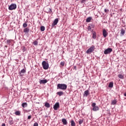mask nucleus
<instances>
[{
	"instance_id": "nucleus-29",
	"label": "nucleus",
	"mask_w": 126,
	"mask_h": 126,
	"mask_svg": "<svg viewBox=\"0 0 126 126\" xmlns=\"http://www.w3.org/2000/svg\"><path fill=\"white\" fill-rule=\"evenodd\" d=\"M40 31L43 32V31H45V27L44 26H41L40 27Z\"/></svg>"
},
{
	"instance_id": "nucleus-9",
	"label": "nucleus",
	"mask_w": 126,
	"mask_h": 126,
	"mask_svg": "<svg viewBox=\"0 0 126 126\" xmlns=\"http://www.w3.org/2000/svg\"><path fill=\"white\" fill-rule=\"evenodd\" d=\"M60 108V103L59 102H57L55 104L53 108L55 111H57L58 109Z\"/></svg>"
},
{
	"instance_id": "nucleus-24",
	"label": "nucleus",
	"mask_w": 126,
	"mask_h": 126,
	"mask_svg": "<svg viewBox=\"0 0 126 126\" xmlns=\"http://www.w3.org/2000/svg\"><path fill=\"white\" fill-rule=\"evenodd\" d=\"M45 106L46 107V108H50V107H51V105H50V103H48V102H46L45 103Z\"/></svg>"
},
{
	"instance_id": "nucleus-35",
	"label": "nucleus",
	"mask_w": 126,
	"mask_h": 126,
	"mask_svg": "<svg viewBox=\"0 0 126 126\" xmlns=\"http://www.w3.org/2000/svg\"><path fill=\"white\" fill-rule=\"evenodd\" d=\"M10 42H11V40H7V43L8 44L10 43Z\"/></svg>"
},
{
	"instance_id": "nucleus-23",
	"label": "nucleus",
	"mask_w": 126,
	"mask_h": 126,
	"mask_svg": "<svg viewBox=\"0 0 126 126\" xmlns=\"http://www.w3.org/2000/svg\"><path fill=\"white\" fill-rule=\"evenodd\" d=\"M15 115H16V116H20V115H21L20 111H17L15 112Z\"/></svg>"
},
{
	"instance_id": "nucleus-40",
	"label": "nucleus",
	"mask_w": 126,
	"mask_h": 126,
	"mask_svg": "<svg viewBox=\"0 0 126 126\" xmlns=\"http://www.w3.org/2000/svg\"><path fill=\"white\" fill-rule=\"evenodd\" d=\"M74 69H75V70H76V66H75L74 67Z\"/></svg>"
},
{
	"instance_id": "nucleus-22",
	"label": "nucleus",
	"mask_w": 126,
	"mask_h": 126,
	"mask_svg": "<svg viewBox=\"0 0 126 126\" xmlns=\"http://www.w3.org/2000/svg\"><path fill=\"white\" fill-rule=\"evenodd\" d=\"M92 34H93V38L96 39V32H93Z\"/></svg>"
},
{
	"instance_id": "nucleus-41",
	"label": "nucleus",
	"mask_w": 126,
	"mask_h": 126,
	"mask_svg": "<svg viewBox=\"0 0 126 126\" xmlns=\"http://www.w3.org/2000/svg\"><path fill=\"white\" fill-rule=\"evenodd\" d=\"M1 126H5V124H2Z\"/></svg>"
},
{
	"instance_id": "nucleus-36",
	"label": "nucleus",
	"mask_w": 126,
	"mask_h": 126,
	"mask_svg": "<svg viewBox=\"0 0 126 126\" xmlns=\"http://www.w3.org/2000/svg\"><path fill=\"white\" fill-rule=\"evenodd\" d=\"M104 12H106V13L109 12V10H107V9H104Z\"/></svg>"
},
{
	"instance_id": "nucleus-27",
	"label": "nucleus",
	"mask_w": 126,
	"mask_h": 126,
	"mask_svg": "<svg viewBox=\"0 0 126 126\" xmlns=\"http://www.w3.org/2000/svg\"><path fill=\"white\" fill-rule=\"evenodd\" d=\"M22 106L23 108H25V107L27 106V103L26 102H24L22 104Z\"/></svg>"
},
{
	"instance_id": "nucleus-4",
	"label": "nucleus",
	"mask_w": 126,
	"mask_h": 126,
	"mask_svg": "<svg viewBox=\"0 0 126 126\" xmlns=\"http://www.w3.org/2000/svg\"><path fill=\"white\" fill-rule=\"evenodd\" d=\"M42 65L43 69H48V68H49V63H47L46 61L42 62Z\"/></svg>"
},
{
	"instance_id": "nucleus-17",
	"label": "nucleus",
	"mask_w": 126,
	"mask_h": 126,
	"mask_svg": "<svg viewBox=\"0 0 126 126\" xmlns=\"http://www.w3.org/2000/svg\"><path fill=\"white\" fill-rule=\"evenodd\" d=\"M118 101H117V99H114L113 100H112L111 101V105H116Z\"/></svg>"
},
{
	"instance_id": "nucleus-10",
	"label": "nucleus",
	"mask_w": 126,
	"mask_h": 126,
	"mask_svg": "<svg viewBox=\"0 0 126 126\" xmlns=\"http://www.w3.org/2000/svg\"><path fill=\"white\" fill-rule=\"evenodd\" d=\"M58 22H59V19L58 18L55 19L53 24H52V26L54 27V26H55V25H57V24H58Z\"/></svg>"
},
{
	"instance_id": "nucleus-38",
	"label": "nucleus",
	"mask_w": 126,
	"mask_h": 126,
	"mask_svg": "<svg viewBox=\"0 0 126 126\" xmlns=\"http://www.w3.org/2000/svg\"><path fill=\"white\" fill-rule=\"evenodd\" d=\"M61 65H62L63 66V65H64V63L63 62H61Z\"/></svg>"
},
{
	"instance_id": "nucleus-30",
	"label": "nucleus",
	"mask_w": 126,
	"mask_h": 126,
	"mask_svg": "<svg viewBox=\"0 0 126 126\" xmlns=\"http://www.w3.org/2000/svg\"><path fill=\"white\" fill-rule=\"evenodd\" d=\"M27 26H28V25L26 23H24L23 25V27H24V28H26Z\"/></svg>"
},
{
	"instance_id": "nucleus-26",
	"label": "nucleus",
	"mask_w": 126,
	"mask_h": 126,
	"mask_svg": "<svg viewBox=\"0 0 126 126\" xmlns=\"http://www.w3.org/2000/svg\"><path fill=\"white\" fill-rule=\"evenodd\" d=\"M75 122H74V121L71 120V126H75Z\"/></svg>"
},
{
	"instance_id": "nucleus-1",
	"label": "nucleus",
	"mask_w": 126,
	"mask_h": 126,
	"mask_svg": "<svg viewBox=\"0 0 126 126\" xmlns=\"http://www.w3.org/2000/svg\"><path fill=\"white\" fill-rule=\"evenodd\" d=\"M67 89V85L64 84H58L57 85V89H61V90H66Z\"/></svg>"
},
{
	"instance_id": "nucleus-7",
	"label": "nucleus",
	"mask_w": 126,
	"mask_h": 126,
	"mask_svg": "<svg viewBox=\"0 0 126 126\" xmlns=\"http://www.w3.org/2000/svg\"><path fill=\"white\" fill-rule=\"evenodd\" d=\"M108 34L109 33L107 32V31H106V29H104L102 30V35L104 38H106Z\"/></svg>"
},
{
	"instance_id": "nucleus-16",
	"label": "nucleus",
	"mask_w": 126,
	"mask_h": 126,
	"mask_svg": "<svg viewBox=\"0 0 126 126\" xmlns=\"http://www.w3.org/2000/svg\"><path fill=\"white\" fill-rule=\"evenodd\" d=\"M30 31V30L28 28H26L25 29H24V33H28Z\"/></svg>"
},
{
	"instance_id": "nucleus-12",
	"label": "nucleus",
	"mask_w": 126,
	"mask_h": 126,
	"mask_svg": "<svg viewBox=\"0 0 126 126\" xmlns=\"http://www.w3.org/2000/svg\"><path fill=\"white\" fill-rule=\"evenodd\" d=\"M63 124L64 126H66V125H67V121H66V119H65V118H63L62 120Z\"/></svg>"
},
{
	"instance_id": "nucleus-25",
	"label": "nucleus",
	"mask_w": 126,
	"mask_h": 126,
	"mask_svg": "<svg viewBox=\"0 0 126 126\" xmlns=\"http://www.w3.org/2000/svg\"><path fill=\"white\" fill-rule=\"evenodd\" d=\"M83 122H84L83 119H79V125H82L83 123Z\"/></svg>"
},
{
	"instance_id": "nucleus-21",
	"label": "nucleus",
	"mask_w": 126,
	"mask_h": 126,
	"mask_svg": "<svg viewBox=\"0 0 126 126\" xmlns=\"http://www.w3.org/2000/svg\"><path fill=\"white\" fill-rule=\"evenodd\" d=\"M91 20H92V17H89L87 18L86 22H88V23L90 22L91 21Z\"/></svg>"
},
{
	"instance_id": "nucleus-19",
	"label": "nucleus",
	"mask_w": 126,
	"mask_h": 126,
	"mask_svg": "<svg viewBox=\"0 0 126 126\" xmlns=\"http://www.w3.org/2000/svg\"><path fill=\"white\" fill-rule=\"evenodd\" d=\"M113 86H114V82H111L109 84L108 87L109 88H112Z\"/></svg>"
},
{
	"instance_id": "nucleus-11",
	"label": "nucleus",
	"mask_w": 126,
	"mask_h": 126,
	"mask_svg": "<svg viewBox=\"0 0 126 126\" xmlns=\"http://www.w3.org/2000/svg\"><path fill=\"white\" fill-rule=\"evenodd\" d=\"M39 82L40 84H45V83H47V82H48V80H39Z\"/></svg>"
},
{
	"instance_id": "nucleus-13",
	"label": "nucleus",
	"mask_w": 126,
	"mask_h": 126,
	"mask_svg": "<svg viewBox=\"0 0 126 126\" xmlns=\"http://www.w3.org/2000/svg\"><path fill=\"white\" fill-rule=\"evenodd\" d=\"M90 93H89V90H87L84 92V96L85 97H87L88 95H89Z\"/></svg>"
},
{
	"instance_id": "nucleus-33",
	"label": "nucleus",
	"mask_w": 126,
	"mask_h": 126,
	"mask_svg": "<svg viewBox=\"0 0 126 126\" xmlns=\"http://www.w3.org/2000/svg\"><path fill=\"white\" fill-rule=\"evenodd\" d=\"M26 51V47L25 46H23V52L24 53V52Z\"/></svg>"
},
{
	"instance_id": "nucleus-6",
	"label": "nucleus",
	"mask_w": 126,
	"mask_h": 126,
	"mask_svg": "<svg viewBox=\"0 0 126 126\" xmlns=\"http://www.w3.org/2000/svg\"><path fill=\"white\" fill-rule=\"evenodd\" d=\"M9 10H13L16 9V4H12L8 7Z\"/></svg>"
},
{
	"instance_id": "nucleus-32",
	"label": "nucleus",
	"mask_w": 126,
	"mask_h": 126,
	"mask_svg": "<svg viewBox=\"0 0 126 126\" xmlns=\"http://www.w3.org/2000/svg\"><path fill=\"white\" fill-rule=\"evenodd\" d=\"M47 11L46 12L49 13V12H52V9L50 8H47Z\"/></svg>"
},
{
	"instance_id": "nucleus-37",
	"label": "nucleus",
	"mask_w": 126,
	"mask_h": 126,
	"mask_svg": "<svg viewBox=\"0 0 126 126\" xmlns=\"http://www.w3.org/2000/svg\"><path fill=\"white\" fill-rule=\"evenodd\" d=\"M33 126H38V123H35L33 125Z\"/></svg>"
},
{
	"instance_id": "nucleus-14",
	"label": "nucleus",
	"mask_w": 126,
	"mask_h": 126,
	"mask_svg": "<svg viewBox=\"0 0 126 126\" xmlns=\"http://www.w3.org/2000/svg\"><path fill=\"white\" fill-rule=\"evenodd\" d=\"M126 33V30H125L124 29H122L121 30V36H124V35H125V34Z\"/></svg>"
},
{
	"instance_id": "nucleus-5",
	"label": "nucleus",
	"mask_w": 126,
	"mask_h": 126,
	"mask_svg": "<svg viewBox=\"0 0 126 126\" xmlns=\"http://www.w3.org/2000/svg\"><path fill=\"white\" fill-rule=\"evenodd\" d=\"M113 52V49L112 48H108L105 49L104 51V55H108L109 54H111Z\"/></svg>"
},
{
	"instance_id": "nucleus-8",
	"label": "nucleus",
	"mask_w": 126,
	"mask_h": 126,
	"mask_svg": "<svg viewBox=\"0 0 126 126\" xmlns=\"http://www.w3.org/2000/svg\"><path fill=\"white\" fill-rule=\"evenodd\" d=\"M93 29H94V26L92 25H90L88 27V31L89 32H92L93 31Z\"/></svg>"
},
{
	"instance_id": "nucleus-18",
	"label": "nucleus",
	"mask_w": 126,
	"mask_h": 126,
	"mask_svg": "<svg viewBox=\"0 0 126 126\" xmlns=\"http://www.w3.org/2000/svg\"><path fill=\"white\" fill-rule=\"evenodd\" d=\"M9 125H13V120L12 118H9Z\"/></svg>"
},
{
	"instance_id": "nucleus-2",
	"label": "nucleus",
	"mask_w": 126,
	"mask_h": 126,
	"mask_svg": "<svg viewBox=\"0 0 126 126\" xmlns=\"http://www.w3.org/2000/svg\"><path fill=\"white\" fill-rule=\"evenodd\" d=\"M92 107H93L92 110L94 112H97V111H99V107L96 106V103L93 102L92 103Z\"/></svg>"
},
{
	"instance_id": "nucleus-20",
	"label": "nucleus",
	"mask_w": 126,
	"mask_h": 126,
	"mask_svg": "<svg viewBox=\"0 0 126 126\" xmlns=\"http://www.w3.org/2000/svg\"><path fill=\"white\" fill-rule=\"evenodd\" d=\"M57 95H59V96H63V92H58L57 93Z\"/></svg>"
},
{
	"instance_id": "nucleus-39",
	"label": "nucleus",
	"mask_w": 126,
	"mask_h": 126,
	"mask_svg": "<svg viewBox=\"0 0 126 126\" xmlns=\"http://www.w3.org/2000/svg\"><path fill=\"white\" fill-rule=\"evenodd\" d=\"M31 118H32L31 115L29 116L28 117V120H30V119H31Z\"/></svg>"
},
{
	"instance_id": "nucleus-15",
	"label": "nucleus",
	"mask_w": 126,
	"mask_h": 126,
	"mask_svg": "<svg viewBox=\"0 0 126 126\" xmlns=\"http://www.w3.org/2000/svg\"><path fill=\"white\" fill-rule=\"evenodd\" d=\"M25 72H26V70H25V69H23L22 70H21V71L20 72V75L21 76H23V73H25Z\"/></svg>"
},
{
	"instance_id": "nucleus-28",
	"label": "nucleus",
	"mask_w": 126,
	"mask_h": 126,
	"mask_svg": "<svg viewBox=\"0 0 126 126\" xmlns=\"http://www.w3.org/2000/svg\"><path fill=\"white\" fill-rule=\"evenodd\" d=\"M118 77L119 78H120L121 79H124V75H123L122 74H119L118 75Z\"/></svg>"
},
{
	"instance_id": "nucleus-34",
	"label": "nucleus",
	"mask_w": 126,
	"mask_h": 126,
	"mask_svg": "<svg viewBox=\"0 0 126 126\" xmlns=\"http://www.w3.org/2000/svg\"><path fill=\"white\" fill-rule=\"evenodd\" d=\"M86 0H81V3H84V2H85V1H86Z\"/></svg>"
},
{
	"instance_id": "nucleus-42",
	"label": "nucleus",
	"mask_w": 126,
	"mask_h": 126,
	"mask_svg": "<svg viewBox=\"0 0 126 126\" xmlns=\"http://www.w3.org/2000/svg\"><path fill=\"white\" fill-rule=\"evenodd\" d=\"M124 96H125V97H126V93H125L124 94Z\"/></svg>"
},
{
	"instance_id": "nucleus-31",
	"label": "nucleus",
	"mask_w": 126,
	"mask_h": 126,
	"mask_svg": "<svg viewBox=\"0 0 126 126\" xmlns=\"http://www.w3.org/2000/svg\"><path fill=\"white\" fill-rule=\"evenodd\" d=\"M33 45H34V46H37V45H38V41L37 40H35L33 42Z\"/></svg>"
},
{
	"instance_id": "nucleus-3",
	"label": "nucleus",
	"mask_w": 126,
	"mask_h": 126,
	"mask_svg": "<svg viewBox=\"0 0 126 126\" xmlns=\"http://www.w3.org/2000/svg\"><path fill=\"white\" fill-rule=\"evenodd\" d=\"M95 50V46L94 45H92V47H91L89 49H88L86 51L87 54H91V53H93V52H94V50Z\"/></svg>"
}]
</instances>
